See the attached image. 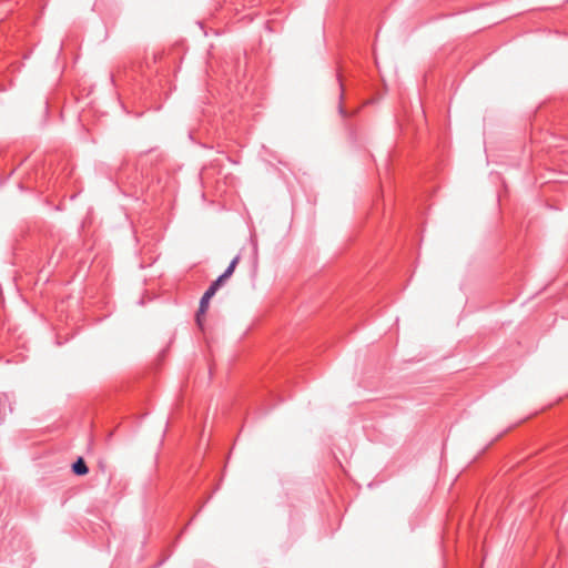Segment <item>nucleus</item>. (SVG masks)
Segmentation results:
<instances>
[{"label":"nucleus","instance_id":"obj_1","mask_svg":"<svg viewBox=\"0 0 568 568\" xmlns=\"http://www.w3.org/2000/svg\"><path fill=\"white\" fill-rule=\"evenodd\" d=\"M216 292H214L212 288H207L200 301L199 311L196 313V323L200 327H202V316L206 313L209 308L210 300L215 295Z\"/></svg>","mask_w":568,"mask_h":568},{"label":"nucleus","instance_id":"obj_2","mask_svg":"<svg viewBox=\"0 0 568 568\" xmlns=\"http://www.w3.org/2000/svg\"><path fill=\"white\" fill-rule=\"evenodd\" d=\"M12 412L11 395L8 393H0V423L3 422L8 413Z\"/></svg>","mask_w":568,"mask_h":568},{"label":"nucleus","instance_id":"obj_3","mask_svg":"<svg viewBox=\"0 0 568 568\" xmlns=\"http://www.w3.org/2000/svg\"><path fill=\"white\" fill-rule=\"evenodd\" d=\"M72 471L78 476H84L89 473V468L82 457H79L72 464Z\"/></svg>","mask_w":568,"mask_h":568},{"label":"nucleus","instance_id":"obj_4","mask_svg":"<svg viewBox=\"0 0 568 568\" xmlns=\"http://www.w3.org/2000/svg\"><path fill=\"white\" fill-rule=\"evenodd\" d=\"M226 280L227 278L221 274L214 282H212V284L209 287L216 292Z\"/></svg>","mask_w":568,"mask_h":568},{"label":"nucleus","instance_id":"obj_5","mask_svg":"<svg viewBox=\"0 0 568 568\" xmlns=\"http://www.w3.org/2000/svg\"><path fill=\"white\" fill-rule=\"evenodd\" d=\"M239 261H240V256H235V257L231 261V263H230L229 267H231L232 270H235V267H236V265H237Z\"/></svg>","mask_w":568,"mask_h":568},{"label":"nucleus","instance_id":"obj_6","mask_svg":"<svg viewBox=\"0 0 568 568\" xmlns=\"http://www.w3.org/2000/svg\"><path fill=\"white\" fill-rule=\"evenodd\" d=\"M234 270H232L231 267H226V270L222 273V275L226 278L231 277L232 274H233Z\"/></svg>","mask_w":568,"mask_h":568},{"label":"nucleus","instance_id":"obj_7","mask_svg":"<svg viewBox=\"0 0 568 568\" xmlns=\"http://www.w3.org/2000/svg\"><path fill=\"white\" fill-rule=\"evenodd\" d=\"M338 111H339V113H341V115H342V116H345V115H346V112H345L344 108H343L341 104H339V106H338Z\"/></svg>","mask_w":568,"mask_h":568}]
</instances>
